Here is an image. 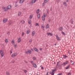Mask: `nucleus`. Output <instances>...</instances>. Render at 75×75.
Here are the masks:
<instances>
[{"label":"nucleus","mask_w":75,"mask_h":75,"mask_svg":"<svg viewBox=\"0 0 75 75\" xmlns=\"http://www.w3.org/2000/svg\"><path fill=\"white\" fill-rule=\"evenodd\" d=\"M4 11H7L8 10V9L7 8V7H5L3 8Z\"/></svg>","instance_id":"nucleus-6"},{"label":"nucleus","mask_w":75,"mask_h":75,"mask_svg":"<svg viewBox=\"0 0 75 75\" xmlns=\"http://www.w3.org/2000/svg\"><path fill=\"white\" fill-rule=\"evenodd\" d=\"M16 55H17V53H15L12 54L11 57L12 58H14Z\"/></svg>","instance_id":"nucleus-3"},{"label":"nucleus","mask_w":75,"mask_h":75,"mask_svg":"<svg viewBox=\"0 0 75 75\" xmlns=\"http://www.w3.org/2000/svg\"><path fill=\"white\" fill-rule=\"evenodd\" d=\"M32 40H29L30 42H32Z\"/></svg>","instance_id":"nucleus-54"},{"label":"nucleus","mask_w":75,"mask_h":75,"mask_svg":"<svg viewBox=\"0 0 75 75\" xmlns=\"http://www.w3.org/2000/svg\"><path fill=\"white\" fill-rule=\"evenodd\" d=\"M24 32H22V37H23V35H24Z\"/></svg>","instance_id":"nucleus-43"},{"label":"nucleus","mask_w":75,"mask_h":75,"mask_svg":"<svg viewBox=\"0 0 75 75\" xmlns=\"http://www.w3.org/2000/svg\"><path fill=\"white\" fill-rule=\"evenodd\" d=\"M0 54H1V57H3L4 56V54L3 51L1 50H0Z\"/></svg>","instance_id":"nucleus-1"},{"label":"nucleus","mask_w":75,"mask_h":75,"mask_svg":"<svg viewBox=\"0 0 75 75\" xmlns=\"http://www.w3.org/2000/svg\"><path fill=\"white\" fill-rule=\"evenodd\" d=\"M21 22L22 24H24L25 23V21L23 20L21 21Z\"/></svg>","instance_id":"nucleus-27"},{"label":"nucleus","mask_w":75,"mask_h":75,"mask_svg":"<svg viewBox=\"0 0 75 75\" xmlns=\"http://www.w3.org/2000/svg\"><path fill=\"white\" fill-rule=\"evenodd\" d=\"M34 67H35V68H36L37 67V65L36 64H35L34 63L33 64Z\"/></svg>","instance_id":"nucleus-21"},{"label":"nucleus","mask_w":75,"mask_h":75,"mask_svg":"<svg viewBox=\"0 0 75 75\" xmlns=\"http://www.w3.org/2000/svg\"><path fill=\"white\" fill-rule=\"evenodd\" d=\"M59 62H57L56 68H57L59 67V65H58V64H59Z\"/></svg>","instance_id":"nucleus-9"},{"label":"nucleus","mask_w":75,"mask_h":75,"mask_svg":"<svg viewBox=\"0 0 75 75\" xmlns=\"http://www.w3.org/2000/svg\"><path fill=\"white\" fill-rule=\"evenodd\" d=\"M18 6V5L17 4H16L15 5V7H17Z\"/></svg>","instance_id":"nucleus-52"},{"label":"nucleus","mask_w":75,"mask_h":75,"mask_svg":"<svg viewBox=\"0 0 75 75\" xmlns=\"http://www.w3.org/2000/svg\"><path fill=\"white\" fill-rule=\"evenodd\" d=\"M68 57V56L66 55H63V58H64V59H65V58H66Z\"/></svg>","instance_id":"nucleus-17"},{"label":"nucleus","mask_w":75,"mask_h":75,"mask_svg":"<svg viewBox=\"0 0 75 75\" xmlns=\"http://www.w3.org/2000/svg\"><path fill=\"white\" fill-rule=\"evenodd\" d=\"M56 37L57 39V40H61V39H60L59 38V37H58V35H56Z\"/></svg>","instance_id":"nucleus-10"},{"label":"nucleus","mask_w":75,"mask_h":75,"mask_svg":"<svg viewBox=\"0 0 75 75\" xmlns=\"http://www.w3.org/2000/svg\"><path fill=\"white\" fill-rule=\"evenodd\" d=\"M40 14H39L38 15V18H40Z\"/></svg>","instance_id":"nucleus-30"},{"label":"nucleus","mask_w":75,"mask_h":75,"mask_svg":"<svg viewBox=\"0 0 75 75\" xmlns=\"http://www.w3.org/2000/svg\"><path fill=\"white\" fill-rule=\"evenodd\" d=\"M49 74H51V75H54V73L53 72H50Z\"/></svg>","instance_id":"nucleus-23"},{"label":"nucleus","mask_w":75,"mask_h":75,"mask_svg":"<svg viewBox=\"0 0 75 75\" xmlns=\"http://www.w3.org/2000/svg\"><path fill=\"white\" fill-rule=\"evenodd\" d=\"M68 64V62L66 61V63H64L62 64L63 66H65V65H67V64Z\"/></svg>","instance_id":"nucleus-7"},{"label":"nucleus","mask_w":75,"mask_h":75,"mask_svg":"<svg viewBox=\"0 0 75 75\" xmlns=\"http://www.w3.org/2000/svg\"><path fill=\"white\" fill-rule=\"evenodd\" d=\"M62 34H63V35H65V33L63 31L62 32Z\"/></svg>","instance_id":"nucleus-35"},{"label":"nucleus","mask_w":75,"mask_h":75,"mask_svg":"<svg viewBox=\"0 0 75 75\" xmlns=\"http://www.w3.org/2000/svg\"><path fill=\"white\" fill-rule=\"evenodd\" d=\"M59 28V30H60V31H62V30H63V28H62V27H60Z\"/></svg>","instance_id":"nucleus-19"},{"label":"nucleus","mask_w":75,"mask_h":75,"mask_svg":"<svg viewBox=\"0 0 75 75\" xmlns=\"http://www.w3.org/2000/svg\"><path fill=\"white\" fill-rule=\"evenodd\" d=\"M40 51H42V48H40Z\"/></svg>","instance_id":"nucleus-55"},{"label":"nucleus","mask_w":75,"mask_h":75,"mask_svg":"<svg viewBox=\"0 0 75 75\" xmlns=\"http://www.w3.org/2000/svg\"><path fill=\"white\" fill-rule=\"evenodd\" d=\"M30 19H31V18H33V17H32V16L31 15L30 16Z\"/></svg>","instance_id":"nucleus-47"},{"label":"nucleus","mask_w":75,"mask_h":75,"mask_svg":"<svg viewBox=\"0 0 75 75\" xmlns=\"http://www.w3.org/2000/svg\"><path fill=\"white\" fill-rule=\"evenodd\" d=\"M49 0H44V2L43 3V6H45V3H47Z\"/></svg>","instance_id":"nucleus-2"},{"label":"nucleus","mask_w":75,"mask_h":75,"mask_svg":"<svg viewBox=\"0 0 75 75\" xmlns=\"http://www.w3.org/2000/svg\"><path fill=\"white\" fill-rule=\"evenodd\" d=\"M14 47L17 48V44H15L14 45Z\"/></svg>","instance_id":"nucleus-48"},{"label":"nucleus","mask_w":75,"mask_h":75,"mask_svg":"<svg viewBox=\"0 0 75 75\" xmlns=\"http://www.w3.org/2000/svg\"><path fill=\"white\" fill-rule=\"evenodd\" d=\"M7 9H8V10H9V9H11V6L10 5H9L7 6Z\"/></svg>","instance_id":"nucleus-8"},{"label":"nucleus","mask_w":75,"mask_h":75,"mask_svg":"<svg viewBox=\"0 0 75 75\" xmlns=\"http://www.w3.org/2000/svg\"><path fill=\"white\" fill-rule=\"evenodd\" d=\"M21 12H19L18 13V16H20L21 15Z\"/></svg>","instance_id":"nucleus-31"},{"label":"nucleus","mask_w":75,"mask_h":75,"mask_svg":"<svg viewBox=\"0 0 75 75\" xmlns=\"http://www.w3.org/2000/svg\"><path fill=\"white\" fill-rule=\"evenodd\" d=\"M33 59L34 60H35V59H36V57H33Z\"/></svg>","instance_id":"nucleus-40"},{"label":"nucleus","mask_w":75,"mask_h":75,"mask_svg":"<svg viewBox=\"0 0 75 75\" xmlns=\"http://www.w3.org/2000/svg\"><path fill=\"white\" fill-rule=\"evenodd\" d=\"M39 26V25H38V23H36V25H35V26Z\"/></svg>","instance_id":"nucleus-39"},{"label":"nucleus","mask_w":75,"mask_h":75,"mask_svg":"<svg viewBox=\"0 0 75 75\" xmlns=\"http://www.w3.org/2000/svg\"><path fill=\"white\" fill-rule=\"evenodd\" d=\"M3 21L4 23H6L7 21V19H4L3 20Z\"/></svg>","instance_id":"nucleus-13"},{"label":"nucleus","mask_w":75,"mask_h":75,"mask_svg":"<svg viewBox=\"0 0 75 75\" xmlns=\"http://www.w3.org/2000/svg\"><path fill=\"white\" fill-rule=\"evenodd\" d=\"M42 27L43 28H44L45 27V26L44 25H42Z\"/></svg>","instance_id":"nucleus-45"},{"label":"nucleus","mask_w":75,"mask_h":75,"mask_svg":"<svg viewBox=\"0 0 75 75\" xmlns=\"http://www.w3.org/2000/svg\"><path fill=\"white\" fill-rule=\"evenodd\" d=\"M12 44H14V43H15V42H14V41L13 40H12Z\"/></svg>","instance_id":"nucleus-36"},{"label":"nucleus","mask_w":75,"mask_h":75,"mask_svg":"<svg viewBox=\"0 0 75 75\" xmlns=\"http://www.w3.org/2000/svg\"><path fill=\"white\" fill-rule=\"evenodd\" d=\"M63 4L64 6H67V3L65 2H63Z\"/></svg>","instance_id":"nucleus-25"},{"label":"nucleus","mask_w":75,"mask_h":75,"mask_svg":"<svg viewBox=\"0 0 75 75\" xmlns=\"http://www.w3.org/2000/svg\"><path fill=\"white\" fill-rule=\"evenodd\" d=\"M48 73H49V72H47V74H46V75H48Z\"/></svg>","instance_id":"nucleus-60"},{"label":"nucleus","mask_w":75,"mask_h":75,"mask_svg":"<svg viewBox=\"0 0 75 75\" xmlns=\"http://www.w3.org/2000/svg\"><path fill=\"white\" fill-rule=\"evenodd\" d=\"M24 72H25V73H27V70H24Z\"/></svg>","instance_id":"nucleus-51"},{"label":"nucleus","mask_w":75,"mask_h":75,"mask_svg":"<svg viewBox=\"0 0 75 75\" xmlns=\"http://www.w3.org/2000/svg\"><path fill=\"white\" fill-rule=\"evenodd\" d=\"M61 67H61V66H59V69H61Z\"/></svg>","instance_id":"nucleus-56"},{"label":"nucleus","mask_w":75,"mask_h":75,"mask_svg":"<svg viewBox=\"0 0 75 75\" xmlns=\"http://www.w3.org/2000/svg\"><path fill=\"white\" fill-rule=\"evenodd\" d=\"M25 52L26 54H28V53L29 54H31V51L30 50H28L27 51H26Z\"/></svg>","instance_id":"nucleus-4"},{"label":"nucleus","mask_w":75,"mask_h":75,"mask_svg":"<svg viewBox=\"0 0 75 75\" xmlns=\"http://www.w3.org/2000/svg\"><path fill=\"white\" fill-rule=\"evenodd\" d=\"M20 41H21V38H19L18 39V42L19 43V42H20Z\"/></svg>","instance_id":"nucleus-20"},{"label":"nucleus","mask_w":75,"mask_h":75,"mask_svg":"<svg viewBox=\"0 0 75 75\" xmlns=\"http://www.w3.org/2000/svg\"><path fill=\"white\" fill-rule=\"evenodd\" d=\"M6 75H10V73L8 72L7 71L6 72Z\"/></svg>","instance_id":"nucleus-38"},{"label":"nucleus","mask_w":75,"mask_h":75,"mask_svg":"<svg viewBox=\"0 0 75 75\" xmlns=\"http://www.w3.org/2000/svg\"><path fill=\"white\" fill-rule=\"evenodd\" d=\"M47 34L48 35H51V36H52V34L50 33H47Z\"/></svg>","instance_id":"nucleus-14"},{"label":"nucleus","mask_w":75,"mask_h":75,"mask_svg":"<svg viewBox=\"0 0 75 75\" xmlns=\"http://www.w3.org/2000/svg\"><path fill=\"white\" fill-rule=\"evenodd\" d=\"M49 11H50V10H49V9H47V13L48 14H49V13H48Z\"/></svg>","instance_id":"nucleus-33"},{"label":"nucleus","mask_w":75,"mask_h":75,"mask_svg":"<svg viewBox=\"0 0 75 75\" xmlns=\"http://www.w3.org/2000/svg\"><path fill=\"white\" fill-rule=\"evenodd\" d=\"M5 42L6 43H7V42H8V39H5Z\"/></svg>","instance_id":"nucleus-29"},{"label":"nucleus","mask_w":75,"mask_h":75,"mask_svg":"<svg viewBox=\"0 0 75 75\" xmlns=\"http://www.w3.org/2000/svg\"><path fill=\"white\" fill-rule=\"evenodd\" d=\"M69 68V65L67 66V67H66V69H68Z\"/></svg>","instance_id":"nucleus-24"},{"label":"nucleus","mask_w":75,"mask_h":75,"mask_svg":"<svg viewBox=\"0 0 75 75\" xmlns=\"http://www.w3.org/2000/svg\"><path fill=\"white\" fill-rule=\"evenodd\" d=\"M70 62L72 63V60H71L70 61Z\"/></svg>","instance_id":"nucleus-62"},{"label":"nucleus","mask_w":75,"mask_h":75,"mask_svg":"<svg viewBox=\"0 0 75 75\" xmlns=\"http://www.w3.org/2000/svg\"><path fill=\"white\" fill-rule=\"evenodd\" d=\"M46 28H49L50 27V25H49V24H47V25L46 26Z\"/></svg>","instance_id":"nucleus-12"},{"label":"nucleus","mask_w":75,"mask_h":75,"mask_svg":"<svg viewBox=\"0 0 75 75\" xmlns=\"http://www.w3.org/2000/svg\"><path fill=\"white\" fill-rule=\"evenodd\" d=\"M12 23V22L11 21L8 24L9 25H11V24Z\"/></svg>","instance_id":"nucleus-37"},{"label":"nucleus","mask_w":75,"mask_h":75,"mask_svg":"<svg viewBox=\"0 0 75 75\" xmlns=\"http://www.w3.org/2000/svg\"><path fill=\"white\" fill-rule=\"evenodd\" d=\"M28 23L29 24H30L31 23V20L30 21H28Z\"/></svg>","instance_id":"nucleus-34"},{"label":"nucleus","mask_w":75,"mask_h":75,"mask_svg":"<svg viewBox=\"0 0 75 75\" xmlns=\"http://www.w3.org/2000/svg\"><path fill=\"white\" fill-rule=\"evenodd\" d=\"M24 1L23 0H20L19 1L20 3H23V2Z\"/></svg>","instance_id":"nucleus-22"},{"label":"nucleus","mask_w":75,"mask_h":75,"mask_svg":"<svg viewBox=\"0 0 75 75\" xmlns=\"http://www.w3.org/2000/svg\"><path fill=\"white\" fill-rule=\"evenodd\" d=\"M34 50L36 52H38V49L37 48H35Z\"/></svg>","instance_id":"nucleus-15"},{"label":"nucleus","mask_w":75,"mask_h":75,"mask_svg":"<svg viewBox=\"0 0 75 75\" xmlns=\"http://www.w3.org/2000/svg\"><path fill=\"white\" fill-rule=\"evenodd\" d=\"M67 75H71V73L69 72V73H68Z\"/></svg>","instance_id":"nucleus-50"},{"label":"nucleus","mask_w":75,"mask_h":75,"mask_svg":"<svg viewBox=\"0 0 75 75\" xmlns=\"http://www.w3.org/2000/svg\"><path fill=\"white\" fill-rule=\"evenodd\" d=\"M10 54H12L13 53V52H12V49H11V50L10 51Z\"/></svg>","instance_id":"nucleus-44"},{"label":"nucleus","mask_w":75,"mask_h":75,"mask_svg":"<svg viewBox=\"0 0 75 75\" xmlns=\"http://www.w3.org/2000/svg\"><path fill=\"white\" fill-rule=\"evenodd\" d=\"M31 64H33V65L34 64V62H33V61H32L31 62Z\"/></svg>","instance_id":"nucleus-49"},{"label":"nucleus","mask_w":75,"mask_h":75,"mask_svg":"<svg viewBox=\"0 0 75 75\" xmlns=\"http://www.w3.org/2000/svg\"><path fill=\"white\" fill-rule=\"evenodd\" d=\"M35 31H33V32L32 33V36H34V35H35Z\"/></svg>","instance_id":"nucleus-16"},{"label":"nucleus","mask_w":75,"mask_h":75,"mask_svg":"<svg viewBox=\"0 0 75 75\" xmlns=\"http://www.w3.org/2000/svg\"><path fill=\"white\" fill-rule=\"evenodd\" d=\"M45 17H46V15H44L42 16V20L43 21H45Z\"/></svg>","instance_id":"nucleus-5"},{"label":"nucleus","mask_w":75,"mask_h":75,"mask_svg":"<svg viewBox=\"0 0 75 75\" xmlns=\"http://www.w3.org/2000/svg\"><path fill=\"white\" fill-rule=\"evenodd\" d=\"M31 50H32V51H34V50L32 48L31 49Z\"/></svg>","instance_id":"nucleus-61"},{"label":"nucleus","mask_w":75,"mask_h":75,"mask_svg":"<svg viewBox=\"0 0 75 75\" xmlns=\"http://www.w3.org/2000/svg\"><path fill=\"white\" fill-rule=\"evenodd\" d=\"M41 69H44V67H42L41 68Z\"/></svg>","instance_id":"nucleus-57"},{"label":"nucleus","mask_w":75,"mask_h":75,"mask_svg":"<svg viewBox=\"0 0 75 75\" xmlns=\"http://www.w3.org/2000/svg\"><path fill=\"white\" fill-rule=\"evenodd\" d=\"M25 8L23 9V10H25Z\"/></svg>","instance_id":"nucleus-64"},{"label":"nucleus","mask_w":75,"mask_h":75,"mask_svg":"<svg viewBox=\"0 0 75 75\" xmlns=\"http://www.w3.org/2000/svg\"><path fill=\"white\" fill-rule=\"evenodd\" d=\"M71 24H73L74 23V21L73 20V18H71Z\"/></svg>","instance_id":"nucleus-18"},{"label":"nucleus","mask_w":75,"mask_h":75,"mask_svg":"<svg viewBox=\"0 0 75 75\" xmlns=\"http://www.w3.org/2000/svg\"><path fill=\"white\" fill-rule=\"evenodd\" d=\"M7 34H8V35H10V32H8L7 33Z\"/></svg>","instance_id":"nucleus-58"},{"label":"nucleus","mask_w":75,"mask_h":75,"mask_svg":"<svg viewBox=\"0 0 75 75\" xmlns=\"http://www.w3.org/2000/svg\"><path fill=\"white\" fill-rule=\"evenodd\" d=\"M66 2H68V0H67Z\"/></svg>","instance_id":"nucleus-63"},{"label":"nucleus","mask_w":75,"mask_h":75,"mask_svg":"<svg viewBox=\"0 0 75 75\" xmlns=\"http://www.w3.org/2000/svg\"><path fill=\"white\" fill-rule=\"evenodd\" d=\"M14 62H15V61L14 60H13L12 62V63H14Z\"/></svg>","instance_id":"nucleus-53"},{"label":"nucleus","mask_w":75,"mask_h":75,"mask_svg":"<svg viewBox=\"0 0 75 75\" xmlns=\"http://www.w3.org/2000/svg\"><path fill=\"white\" fill-rule=\"evenodd\" d=\"M52 7H51L50 8V11H52Z\"/></svg>","instance_id":"nucleus-59"},{"label":"nucleus","mask_w":75,"mask_h":75,"mask_svg":"<svg viewBox=\"0 0 75 75\" xmlns=\"http://www.w3.org/2000/svg\"><path fill=\"white\" fill-rule=\"evenodd\" d=\"M55 71H57V69H55L54 70H52V72H55Z\"/></svg>","instance_id":"nucleus-32"},{"label":"nucleus","mask_w":75,"mask_h":75,"mask_svg":"<svg viewBox=\"0 0 75 75\" xmlns=\"http://www.w3.org/2000/svg\"><path fill=\"white\" fill-rule=\"evenodd\" d=\"M69 54H72V52H71V51H69Z\"/></svg>","instance_id":"nucleus-41"},{"label":"nucleus","mask_w":75,"mask_h":75,"mask_svg":"<svg viewBox=\"0 0 75 75\" xmlns=\"http://www.w3.org/2000/svg\"><path fill=\"white\" fill-rule=\"evenodd\" d=\"M62 74V73H59L57 75H61Z\"/></svg>","instance_id":"nucleus-46"},{"label":"nucleus","mask_w":75,"mask_h":75,"mask_svg":"<svg viewBox=\"0 0 75 75\" xmlns=\"http://www.w3.org/2000/svg\"><path fill=\"white\" fill-rule=\"evenodd\" d=\"M40 10L39 9H38L36 11V13L37 14H38L39 13V12H40L39 11Z\"/></svg>","instance_id":"nucleus-28"},{"label":"nucleus","mask_w":75,"mask_h":75,"mask_svg":"<svg viewBox=\"0 0 75 75\" xmlns=\"http://www.w3.org/2000/svg\"><path fill=\"white\" fill-rule=\"evenodd\" d=\"M30 33V30H28L27 31V34H29V33Z\"/></svg>","instance_id":"nucleus-26"},{"label":"nucleus","mask_w":75,"mask_h":75,"mask_svg":"<svg viewBox=\"0 0 75 75\" xmlns=\"http://www.w3.org/2000/svg\"><path fill=\"white\" fill-rule=\"evenodd\" d=\"M62 65H63V64H60V65L59 66L60 67H62Z\"/></svg>","instance_id":"nucleus-42"},{"label":"nucleus","mask_w":75,"mask_h":75,"mask_svg":"<svg viewBox=\"0 0 75 75\" xmlns=\"http://www.w3.org/2000/svg\"><path fill=\"white\" fill-rule=\"evenodd\" d=\"M37 0H32V2H30V4H32V3H35Z\"/></svg>","instance_id":"nucleus-11"}]
</instances>
